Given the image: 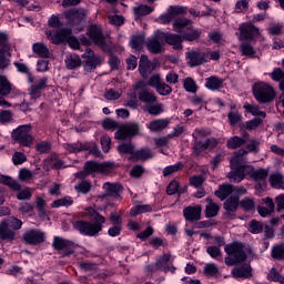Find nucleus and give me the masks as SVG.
Wrapping results in <instances>:
<instances>
[{"instance_id": "14", "label": "nucleus", "mask_w": 284, "mask_h": 284, "mask_svg": "<svg viewBox=\"0 0 284 284\" xmlns=\"http://www.w3.org/2000/svg\"><path fill=\"white\" fill-rule=\"evenodd\" d=\"M44 233L40 232L39 230L31 229L29 232L23 234V242L27 245L37 246L44 242Z\"/></svg>"}, {"instance_id": "34", "label": "nucleus", "mask_w": 284, "mask_h": 284, "mask_svg": "<svg viewBox=\"0 0 284 284\" xmlns=\"http://www.w3.org/2000/svg\"><path fill=\"white\" fill-rule=\"evenodd\" d=\"M183 38H181L179 34L174 33L172 37L166 38L164 43L169 44L173 48V50H183Z\"/></svg>"}, {"instance_id": "55", "label": "nucleus", "mask_w": 284, "mask_h": 284, "mask_svg": "<svg viewBox=\"0 0 284 284\" xmlns=\"http://www.w3.org/2000/svg\"><path fill=\"white\" fill-rule=\"evenodd\" d=\"M170 265H172L170 253H164L163 256H160V258L156 260V262H155L156 268H161V267L170 266Z\"/></svg>"}, {"instance_id": "6", "label": "nucleus", "mask_w": 284, "mask_h": 284, "mask_svg": "<svg viewBox=\"0 0 284 284\" xmlns=\"http://www.w3.org/2000/svg\"><path fill=\"white\" fill-rule=\"evenodd\" d=\"M225 253L229 257L225 258V265L234 266L240 265L246 261L247 256L243 250L241 242H233L232 244L225 245Z\"/></svg>"}, {"instance_id": "9", "label": "nucleus", "mask_w": 284, "mask_h": 284, "mask_svg": "<svg viewBox=\"0 0 284 284\" xmlns=\"http://www.w3.org/2000/svg\"><path fill=\"white\" fill-rule=\"evenodd\" d=\"M239 41H254L261 36V30L252 22H243L239 27Z\"/></svg>"}, {"instance_id": "21", "label": "nucleus", "mask_w": 284, "mask_h": 284, "mask_svg": "<svg viewBox=\"0 0 284 284\" xmlns=\"http://www.w3.org/2000/svg\"><path fill=\"white\" fill-rule=\"evenodd\" d=\"M103 190L106 192V196L111 199H121V193L123 192V186L121 183H110L103 184Z\"/></svg>"}, {"instance_id": "60", "label": "nucleus", "mask_w": 284, "mask_h": 284, "mask_svg": "<svg viewBox=\"0 0 284 284\" xmlns=\"http://www.w3.org/2000/svg\"><path fill=\"white\" fill-rule=\"evenodd\" d=\"M101 148L103 153H109L112 149V139L109 135L101 136Z\"/></svg>"}, {"instance_id": "50", "label": "nucleus", "mask_w": 284, "mask_h": 284, "mask_svg": "<svg viewBox=\"0 0 284 284\" xmlns=\"http://www.w3.org/2000/svg\"><path fill=\"white\" fill-rule=\"evenodd\" d=\"M264 230L265 226L257 220H251L250 226L247 227V231H250L251 234H262Z\"/></svg>"}, {"instance_id": "54", "label": "nucleus", "mask_w": 284, "mask_h": 284, "mask_svg": "<svg viewBox=\"0 0 284 284\" xmlns=\"http://www.w3.org/2000/svg\"><path fill=\"white\" fill-rule=\"evenodd\" d=\"M146 112L149 113V115L159 116L164 112L163 104L162 103H156L153 105L148 104Z\"/></svg>"}, {"instance_id": "20", "label": "nucleus", "mask_w": 284, "mask_h": 284, "mask_svg": "<svg viewBox=\"0 0 284 284\" xmlns=\"http://www.w3.org/2000/svg\"><path fill=\"white\" fill-rule=\"evenodd\" d=\"M204 87L206 90H210L211 92L220 91L222 88H224V79L217 75H211L209 78H205Z\"/></svg>"}, {"instance_id": "52", "label": "nucleus", "mask_w": 284, "mask_h": 284, "mask_svg": "<svg viewBox=\"0 0 284 284\" xmlns=\"http://www.w3.org/2000/svg\"><path fill=\"white\" fill-rule=\"evenodd\" d=\"M217 274H220V270L217 268V265L214 263H207L204 266V275L206 277H214L217 276Z\"/></svg>"}, {"instance_id": "38", "label": "nucleus", "mask_w": 284, "mask_h": 284, "mask_svg": "<svg viewBox=\"0 0 284 284\" xmlns=\"http://www.w3.org/2000/svg\"><path fill=\"white\" fill-rule=\"evenodd\" d=\"M271 257L273 261L283 262L284 261V245L283 244H276L272 246L271 250Z\"/></svg>"}, {"instance_id": "43", "label": "nucleus", "mask_w": 284, "mask_h": 284, "mask_svg": "<svg viewBox=\"0 0 284 284\" xmlns=\"http://www.w3.org/2000/svg\"><path fill=\"white\" fill-rule=\"evenodd\" d=\"M134 150H135V146L132 143L123 142L118 145V152L122 156L123 155H132L133 153H135Z\"/></svg>"}, {"instance_id": "28", "label": "nucleus", "mask_w": 284, "mask_h": 284, "mask_svg": "<svg viewBox=\"0 0 284 284\" xmlns=\"http://www.w3.org/2000/svg\"><path fill=\"white\" fill-rule=\"evenodd\" d=\"M136 99H139L140 102L148 105H152L158 101L155 93H152L149 90H140Z\"/></svg>"}, {"instance_id": "44", "label": "nucleus", "mask_w": 284, "mask_h": 284, "mask_svg": "<svg viewBox=\"0 0 284 284\" xmlns=\"http://www.w3.org/2000/svg\"><path fill=\"white\" fill-rule=\"evenodd\" d=\"M145 44V36L136 34L131 37L130 45L133 50H142Z\"/></svg>"}, {"instance_id": "23", "label": "nucleus", "mask_w": 284, "mask_h": 284, "mask_svg": "<svg viewBox=\"0 0 284 284\" xmlns=\"http://www.w3.org/2000/svg\"><path fill=\"white\" fill-rule=\"evenodd\" d=\"M152 70H154V63L150 61L146 54H142L140 57V62H139V73L143 78H146L148 73H150Z\"/></svg>"}, {"instance_id": "49", "label": "nucleus", "mask_w": 284, "mask_h": 284, "mask_svg": "<svg viewBox=\"0 0 284 284\" xmlns=\"http://www.w3.org/2000/svg\"><path fill=\"white\" fill-rule=\"evenodd\" d=\"M240 52H242V57H250L251 59H254V55L256 53L253 45H251L250 42H244L240 44Z\"/></svg>"}, {"instance_id": "15", "label": "nucleus", "mask_w": 284, "mask_h": 284, "mask_svg": "<svg viewBox=\"0 0 284 284\" xmlns=\"http://www.w3.org/2000/svg\"><path fill=\"white\" fill-rule=\"evenodd\" d=\"M217 146V139L210 138L206 139L205 142H194L193 144V154L196 156H201V153H203L205 150H214Z\"/></svg>"}, {"instance_id": "59", "label": "nucleus", "mask_w": 284, "mask_h": 284, "mask_svg": "<svg viewBox=\"0 0 284 284\" xmlns=\"http://www.w3.org/2000/svg\"><path fill=\"white\" fill-rule=\"evenodd\" d=\"M161 97H170L172 93V87L170 84H160L153 87Z\"/></svg>"}, {"instance_id": "19", "label": "nucleus", "mask_w": 284, "mask_h": 284, "mask_svg": "<svg viewBox=\"0 0 284 284\" xmlns=\"http://www.w3.org/2000/svg\"><path fill=\"white\" fill-rule=\"evenodd\" d=\"M152 158L153 154L150 148H141L134 151V153L128 158V160H130V162H146Z\"/></svg>"}, {"instance_id": "4", "label": "nucleus", "mask_w": 284, "mask_h": 284, "mask_svg": "<svg viewBox=\"0 0 284 284\" xmlns=\"http://www.w3.org/2000/svg\"><path fill=\"white\" fill-rule=\"evenodd\" d=\"M114 170V162H95L93 160L84 163V169L77 172L78 179H87L93 174H109Z\"/></svg>"}, {"instance_id": "7", "label": "nucleus", "mask_w": 284, "mask_h": 284, "mask_svg": "<svg viewBox=\"0 0 284 284\" xmlns=\"http://www.w3.org/2000/svg\"><path fill=\"white\" fill-rule=\"evenodd\" d=\"M31 132V123L19 125L12 130L11 139L19 144L20 148H31L32 143L34 142V136H32Z\"/></svg>"}, {"instance_id": "64", "label": "nucleus", "mask_w": 284, "mask_h": 284, "mask_svg": "<svg viewBox=\"0 0 284 284\" xmlns=\"http://www.w3.org/2000/svg\"><path fill=\"white\" fill-rule=\"evenodd\" d=\"M81 64L82 62L80 58H70L65 60V65H67V69L69 70H75L80 68Z\"/></svg>"}, {"instance_id": "45", "label": "nucleus", "mask_w": 284, "mask_h": 284, "mask_svg": "<svg viewBox=\"0 0 284 284\" xmlns=\"http://www.w3.org/2000/svg\"><path fill=\"white\" fill-rule=\"evenodd\" d=\"M270 172L266 169L254 170L250 178L256 182H265Z\"/></svg>"}, {"instance_id": "48", "label": "nucleus", "mask_w": 284, "mask_h": 284, "mask_svg": "<svg viewBox=\"0 0 284 284\" xmlns=\"http://www.w3.org/2000/svg\"><path fill=\"white\" fill-rule=\"evenodd\" d=\"M51 150H52L51 142L42 141V142H38L36 144V151L40 155L49 154V153H51Z\"/></svg>"}, {"instance_id": "32", "label": "nucleus", "mask_w": 284, "mask_h": 284, "mask_svg": "<svg viewBox=\"0 0 284 284\" xmlns=\"http://www.w3.org/2000/svg\"><path fill=\"white\" fill-rule=\"evenodd\" d=\"M246 193L247 190L245 186L232 185L231 195L225 200V202H235L236 200H241V196L246 195Z\"/></svg>"}, {"instance_id": "40", "label": "nucleus", "mask_w": 284, "mask_h": 284, "mask_svg": "<svg viewBox=\"0 0 284 284\" xmlns=\"http://www.w3.org/2000/svg\"><path fill=\"white\" fill-rule=\"evenodd\" d=\"M263 120L261 118H254L252 120H248L242 124H240V130H247L253 131L254 129H257L260 125H262Z\"/></svg>"}, {"instance_id": "8", "label": "nucleus", "mask_w": 284, "mask_h": 284, "mask_svg": "<svg viewBox=\"0 0 284 284\" xmlns=\"http://www.w3.org/2000/svg\"><path fill=\"white\" fill-rule=\"evenodd\" d=\"M22 221L16 217L7 221L3 220L0 222V243L2 242H12L16 240L14 231L22 229ZM12 229V230H11Z\"/></svg>"}, {"instance_id": "30", "label": "nucleus", "mask_w": 284, "mask_h": 284, "mask_svg": "<svg viewBox=\"0 0 284 284\" xmlns=\"http://www.w3.org/2000/svg\"><path fill=\"white\" fill-rule=\"evenodd\" d=\"M0 184L8 186L9 190L14 192L22 190V186L19 184V182L9 175H0Z\"/></svg>"}, {"instance_id": "12", "label": "nucleus", "mask_w": 284, "mask_h": 284, "mask_svg": "<svg viewBox=\"0 0 284 284\" xmlns=\"http://www.w3.org/2000/svg\"><path fill=\"white\" fill-rule=\"evenodd\" d=\"M141 132V126L139 123L132 122L128 123L126 125H123L119 129L118 133H115V139L120 141H125L128 139H133L136 135H139Z\"/></svg>"}, {"instance_id": "29", "label": "nucleus", "mask_w": 284, "mask_h": 284, "mask_svg": "<svg viewBox=\"0 0 284 284\" xmlns=\"http://www.w3.org/2000/svg\"><path fill=\"white\" fill-rule=\"evenodd\" d=\"M168 125H170L169 120L159 119V120H152L151 122H149L146 124V128L151 132H162L164 129L168 128Z\"/></svg>"}, {"instance_id": "62", "label": "nucleus", "mask_w": 284, "mask_h": 284, "mask_svg": "<svg viewBox=\"0 0 284 284\" xmlns=\"http://www.w3.org/2000/svg\"><path fill=\"white\" fill-rule=\"evenodd\" d=\"M268 280H271V282L273 283H280V284H284V277L282 274L278 273L277 270L272 268L270 274H268Z\"/></svg>"}, {"instance_id": "25", "label": "nucleus", "mask_w": 284, "mask_h": 284, "mask_svg": "<svg viewBox=\"0 0 284 284\" xmlns=\"http://www.w3.org/2000/svg\"><path fill=\"white\" fill-rule=\"evenodd\" d=\"M16 90L6 75L0 74V100L10 95Z\"/></svg>"}, {"instance_id": "46", "label": "nucleus", "mask_w": 284, "mask_h": 284, "mask_svg": "<svg viewBox=\"0 0 284 284\" xmlns=\"http://www.w3.org/2000/svg\"><path fill=\"white\" fill-rule=\"evenodd\" d=\"M220 213V205L214 203V202H210V204H206L205 207V217L206 219H213L215 216H217V214Z\"/></svg>"}, {"instance_id": "10", "label": "nucleus", "mask_w": 284, "mask_h": 284, "mask_svg": "<svg viewBox=\"0 0 284 284\" xmlns=\"http://www.w3.org/2000/svg\"><path fill=\"white\" fill-rule=\"evenodd\" d=\"M52 246L55 251H62V257H70L75 253V243L60 236L53 237Z\"/></svg>"}, {"instance_id": "51", "label": "nucleus", "mask_w": 284, "mask_h": 284, "mask_svg": "<svg viewBox=\"0 0 284 284\" xmlns=\"http://www.w3.org/2000/svg\"><path fill=\"white\" fill-rule=\"evenodd\" d=\"M191 24H192V21L190 19L178 18L175 21H173V30H175L176 32H181L182 29H186Z\"/></svg>"}, {"instance_id": "3", "label": "nucleus", "mask_w": 284, "mask_h": 284, "mask_svg": "<svg viewBox=\"0 0 284 284\" xmlns=\"http://www.w3.org/2000/svg\"><path fill=\"white\" fill-rule=\"evenodd\" d=\"M239 209H242L244 213L248 214L255 210V202L248 196L242 200L239 199L235 201L223 202V210H225L222 214L223 220H236V212Z\"/></svg>"}, {"instance_id": "26", "label": "nucleus", "mask_w": 284, "mask_h": 284, "mask_svg": "<svg viewBox=\"0 0 284 284\" xmlns=\"http://www.w3.org/2000/svg\"><path fill=\"white\" fill-rule=\"evenodd\" d=\"M179 33L182 40L186 42H194L201 39V31L193 28H187V30L180 31Z\"/></svg>"}, {"instance_id": "18", "label": "nucleus", "mask_w": 284, "mask_h": 284, "mask_svg": "<svg viewBox=\"0 0 284 284\" xmlns=\"http://www.w3.org/2000/svg\"><path fill=\"white\" fill-rule=\"evenodd\" d=\"M231 275H233L235 280H250L253 277V268L250 264H243L240 267H234L231 271Z\"/></svg>"}, {"instance_id": "22", "label": "nucleus", "mask_w": 284, "mask_h": 284, "mask_svg": "<svg viewBox=\"0 0 284 284\" xmlns=\"http://www.w3.org/2000/svg\"><path fill=\"white\" fill-rule=\"evenodd\" d=\"M182 214L184 215L185 221L193 223L201 220V207L199 206H187L184 207V211H182Z\"/></svg>"}, {"instance_id": "13", "label": "nucleus", "mask_w": 284, "mask_h": 284, "mask_svg": "<svg viewBox=\"0 0 284 284\" xmlns=\"http://www.w3.org/2000/svg\"><path fill=\"white\" fill-rule=\"evenodd\" d=\"M81 58L84 60L82 64H84V68L89 69V71H93L101 65V58L94 54V51L91 48H87L85 53H82Z\"/></svg>"}, {"instance_id": "36", "label": "nucleus", "mask_w": 284, "mask_h": 284, "mask_svg": "<svg viewBox=\"0 0 284 284\" xmlns=\"http://www.w3.org/2000/svg\"><path fill=\"white\" fill-rule=\"evenodd\" d=\"M146 49L152 54H160L163 52V44L156 39H149L146 42Z\"/></svg>"}, {"instance_id": "39", "label": "nucleus", "mask_w": 284, "mask_h": 284, "mask_svg": "<svg viewBox=\"0 0 284 284\" xmlns=\"http://www.w3.org/2000/svg\"><path fill=\"white\" fill-rule=\"evenodd\" d=\"M73 204V199L70 195H65L62 199H57L55 201L50 204L52 209H59V207H70Z\"/></svg>"}, {"instance_id": "56", "label": "nucleus", "mask_w": 284, "mask_h": 284, "mask_svg": "<svg viewBox=\"0 0 284 284\" xmlns=\"http://www.w3.org/2000/svg\"><path fill=\"white\" fill-rule=\"evenodd\" d=\"M44 162L48 164H51L53 162L52 169L57 170V171L63 169V166H64L63 160H59L52 155H49L48 158H45Z\"/></svg>"}, {"instance_id": "41", "label": "nucleus", "mask_w": 284, "mask_h": 284, "mask_svg": "<svg viewBox=\"0 0 284 284\" xmlns=\"http://www.w3.org/2000/svg\"><path fill=\"white\" fill-rule=\"evenodd\" d=\"M268 183L275 190H284V181L282 174H272L268 176Z\"/></svg>"}, {"instance_id": "58", "label": "nucleus", "mask_w": 284, "mask_h": 284, "mask_svg": "<svg viewBox=\"0 0 284 284\" xmlns=\"http://www.w3.org/2000/svg\"><path fill=\"white\" fill-rule=\"evenodd\" d=\"M152 11H154V8H151L150 6H146V4H142V6L136 7L135 16H138L140 18L146 17V16L151 14Z\"/></svg>"}, {"instance_id": "16", "label": "nucleus", "mask_w": 284, "mask_h": 284, "mask_svg": "<svg viewBox=\"0 0 284 284\" xmlns=\"http://www.w3.org/2000/svg\"><path fill=\"white\" fill-rule=\"evenodd\" d=\"M87 36H89L90 40L93 41V43L104 44L105 36L102 32V28L98 24H90L87 28Z\"/></svg>"}, {"instance_id": "47", "label": "nucleus", "mask_w": 284, "mask_h": 284, "mask_svg": "<svg viewBox=\"0 0 284 284\" xmlns=\"http://www.w3.org/2000/svg\"><path fill=\"white\" fill-rule=\"evenodd\" d=\"M184 168L183 162H176L174 165H168L163 169V176L169 178Z\"/></svg>"}, {"instance_id": "31", "label": "nucleus", "mask_w": 284, "mask_h": 284, "mask_svg": "<svg viewBox=\"0 0 284 284\" xmlns=\"http://www.w3.org/2000/svg\"><path fill=\"white\" fill-rule=\"evenodd\" d=\"M65 150L69 153H81L89 150V142L82 143V142H74L65 144Z\"/></svg>"}, {"instance_id": "24", "label": "nucleus", "mask_w": 284, "mask_h": 284, "mask_svg": "<svg viewBox=\"0 0 284 284\" xmlns=\"http://www.w3.org/2000/svg\"><path fill=\"white\" fill-rule=\"evenodd\" d=\"M67 20H69L70 23H81L84 21L85 18V11L83 9H70L65 13Z\"/></svg>"}, {"instance_id": "17", "label": "nucleus", "mask_w": 284, "mask_h": 284, "mask_svg": "<svg viewBox=\"0 0 284 284\" xmlns=\"http://www.w3.org/2000/svg\"><path fill=\"white\" fill-rule=\"evenodd\" d=\"M185 57L189 60L190 68H196L207 62V60H205V58L207 57V53L205 52L190 51L185 53Z\"/></svg>"}, {"instance_id": "57", "label": "nucleus", "mask_w": 284, "mask_h": 284, "mask_svg": "<svg viewBox=\"0 0 284 284\" xmlns=\"http://www.w3.org/2000/svg\"><path fill=\"white\" fill-rule=\"evenodd\" d=\"M185 7L183 6H169V9H168V14L176 18L181 14H185Z\"/></svg>"}, {"instance_id": "1", "label": "nucleus", "mask_w": 284, "mask_h": 284, "mask_svg": "<svg viewBox=\"0 0 284 284\" xmlns=\"http://www.w3.org/2000/svg\"><path fill=\"white\" fill-rule=\"evenodd\" d=\"M245 155H246L245 149H240L239 151L234 152L233 158H231L230 160V164H231L230 180L241 183L243 180H245L246 176H251V174L255 172L253 165L245 164Z\"/></svg>"}, {"instance_id": "35", "label": "nucleus", "mask_w": 284, "mask_h": 284, "mask_svg": "<svg viewBox=\"0 0 284 284\" xmlns=\"http://www.w3.org/2000/svg\"><path fill=\"white\" fill-rule=\"evenodd\" d=\"M32 51L41 59H49L50 52L47 45L40 42L32 44Z\"/></svg>"}, {"instance_id": "11", "label": "nucleus", "mask_w": 284, "mask_h": 284, "mask_svg": "<svg viewBox=\"0 0 284 284\" xmlns=\"http://www.w3.org/2000/svg\"><path fill=\"white\" fill-rule=\"evenodd\" d=\"M45 36L48 37L50 43L55 45L65 44L70 38L74 37L72 36V29L70 28H61L54 33H52V31H48Z\"/></svg>"}, {"instance_id": "61", "label": "nucleus", "mask_w": 284, "mask_h": 284, "mask_svg": "<svg viewBox=\"0 0 284 284\" xmlns=\"http://www.w3.org/2000/svg\"><path fill=\"white\" fill-rule=\"evenodd\" d=\"M242 121V115L239 114V111L229 112V123L231 126L237 125Z\"/></svg>"}, {"instance_id": "63", "label": "nucleus", "mask_w": 284, "mask_h": 284, "mask_svg": "<svg viewBox=\"0 0 284 284\" xmlns=\"http://www.w3.org/2000/svg\"><path fill=\"white\" fill-rule=\"evenodd\" d=\"M0 52H10V44L8 43V34L0 32Z\"/></svg>"}, {"instance_id": "27", "label": "nucleus", "mask_w": 284, "mask_h": 284, "mask_svg": "<svg viewBox=\"0 0 284 284\" xmlns=\"http://www.w3.org/2000/svg\"><path fill=\"white\" fill-rule=\"evenodd\" d=\"M232 186L233 184L229 183H223L219 185V189L214 191V196H216L221 201H226L232 194Z\"/></svg>"}, {"instance_id": "2", "label": "nucleus", "mask_w": 284, "mask_h": 284, "mask_svg": "<svg viewBox=\"0 0 284 284\" xmlns=\"http://www.w3.org/2000/svg\"><path fill=\"white\" fill-rule=\"evenodd\" d=\"M106 219L101 213L95 212L91 217V221L77 220L73 223V229L79 232V234L87 237H97L99 233L104 229Z\"/></svg>"}, {"instance_id": "53", "label": "nucleus", "mask_w": 284, "mask_h": 284, "mask_svg": "<svg viewBox=\"0 0 284 284\" xmlns=\"http://www.w3.org/2000/svg\"><path fill=\"white\" fill-rule=\"evenodd\" d=\"M74 190H77L79 194L85 195L92 190V184L89 181L83 180L79 182L77 186H74Z\"/></svg>"}, {"instance_id": "37", "label": "nucleus", "mask_w": 284, "mask_h": 284, "mask_svg": "<svg viewBox=\"0 0 284 284\" xmlns=\"http://www.w3.org/2000/svg\"><path fill=\"white\" fill-rule=\"evenodd\" d=\"M245 144L246 140L237 135L231 136L229 141H226V148H229V150H237L239 148H242Z\"/></svg>"}, {"instance_id": "42", "label": "nucleus", "mask_w": 284, "mask_h": 284, "mask_svg": "<svg viewBox=\"0 0 284 284\" xmlns=\"http://www.w3.org/2000/svg\"><path fill=\"white\" fill-rule=\"evenodd\" d=\"M182 87L184 88L185 92L189 93L195 94L199 91V85L191 77L184 79Z\"/></svg>"}, {"instance_id": "5", "label": "nucleus", "mask_w": 284, "mask_h": 284, "mask_svg": "<svg viewBox=\"0 0 284 284\" xmlns=\"http://www.w3.org/2000/svg\"><path fill=\"white\" fill-rule=\"evenodd\" d=\"M252 95L258 104H270L274 102L276 93L274 87L264 81H257L252 84Z\"/></svg>"}, {"instance_id": "33", "label": "nucleus", "mask_w": 284, "mask_h": 284, "mask_svg": "<svg viewBox=\"0 0 284 284\" xmlns=\"http://www.w3.org/2000/svg\"><path fill=\"white\" fill-rule=\"evenodd\" d=\"M152 212V206L150 204H136L131 207L130 216L135 217L141 214H146Z\"/></svg>"}]
</instances>
